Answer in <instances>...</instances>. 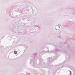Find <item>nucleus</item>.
Listing matches in <instances>:
<instances>
[{"label":"nucleus","mask_w":75,"mask_h":75,"mask_svg":"<svg viewBox=\"0 0 75 75\" xmlns=\"http://www.w3.org/2000/svg\"><path fill=\"white\" fill-rule=\"evenodd\" d=\"M56 27H57V28H59V26H56Z\"/></svg>","instance_id":"obj_2"},{"label":"nucleus","mask_w":75,"mask_h":75,"mask_svg":"<svg viewBox=\"0 0 75 75\" xmlns=\"http://www.w3.org/2000/svg\"><path fill=\"white\" fill-rule=\"evenodd\" d=\"M14 54H17V51L15 50L14 51Z\"/></svg>","instance_id":"obj_1"},{"label":"nucleus","mask_w":75,"mask_h":75,"mask_svg":"<svg viewBox=\"0 0 75 75\" xmlns=\"http://www.w3.org/2000/svg\"><path fill=\"white\" fill-rule=\"evenodd\" d=\"M38 25H34V27H38Z\"/></svg>","instance_id":"obj_3"},{"label":"nucleus","mask_w":75,"mask_h":75,"mask_svg":"<svg viewBox=\"0 0 75 75\" xmlns=\"http://www.w3.org/2000/svg\"><path fill=\"white\" fill-rule=\"evenodd\" d=\"M70 74H71V71H70Z\"/></svg>","instance_id":"obj_4"}]
</instances>
